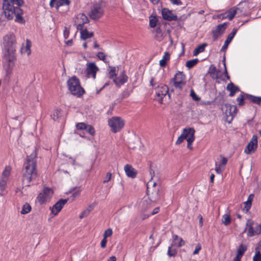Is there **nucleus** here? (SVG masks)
Returning a JSON list of instances; mask_svg holds the SVG:
<instances>
[{
  "instance_id": "nucleus-59",
  "label": "nucleus",
  "mask_w": 261,
  "mask_h": 261,
  "mask_svg": "<svg viewBox=\"0 0 261 261\" xmlns=\"http://www.w3.org/2000/svg\"><path fill=\"white\" fill-rule=\"evenodd\" d=\"M56 8L57 10H59V8L60 6H63L65 5V0H59L56 2Z\"/></svg>"
},
{
  "instance_id": "nucleus-46",
  "label": "nucleus",
  "mask_w": 261,
  "mask_h": 261,
  "mask_svg": "<svg viewBox=\"0 0 261 261\" xmlns=\"http://www.w3.org/2000/svg\"><path fill=\"white\" fill-rule=\"evenodd\" d=\"M222 222L226 226L229 225L231 223V218L229 215L225 214L223 216Z\"/></svg>"
},
{
  "instance_id": "nucleus-14",
  "label": "nucleus",
  "mask_w": 261,
  "mask_h": 261,
  "mask_svg": "<svg viewBox=\"0 0 261 261\" xmlns=\"http://www.w3.org/2000/svg\"><path fill=\"white\" fill-rule=\"evenodd\" d=\"M147 191L149 201L155 203L160 200L161 194L159 188L153 189L152 191L150 192L148 187H147Z\"/></svg>"
},
{
  "instance_id": "nucleus-57",
  "label": "nucleus",
  "mask_w": 261,
  "mask_h": 261,
  "mask_svg": "<svg viewBox=\"0 0 261 261\" xmlns=\"http://www.w3.org/2000/svg\"><path fill=\"white\" fill-rule=\"evenodd\" d=\"M67 164H71L73 166L77 165V164L76 163V159L72 158L71 156L68 158L67 161Z\"/></svg>"
},
{
  "instance_id": "nucleus-7",
  "label": "nucleus",
  "mask_w": 261,
  "mask_h": 261,
  "mask_svg": "<svg viewBox=\"0 0 261 261\" xmlns=\"http://www.w3.org/2000/svg\"><path fill=\"white\" fill-rule=\"evenodd\" d=\"M173 85L176 88L181 89L186 85V77L182 72L178 71L172 79Z\"/></svg>"
},
{
  "instance_id": "nucleus-36",
  "label": "nucleus",
  "mask_w": 261,
  "mask_h": 261,
  "mask_svg": "<svg viewBox=\"0 0 261 261\" xmlns=\"http://www.w3.org/2000/svg\"><path fill=\"white\" fill-rule=\"evenodd\" d=\"M219 72V70H217L215 66L213 65L210 66L208 73L213 78H217V75Z\"/></svg>"
},
{
  "instance_id": "nucleus-9",
  "label": "nucleus",
  "mask_w": 261,
  "mask_h": 261,
  "mask_svg": "<svg viewBox=\"0 0 261 261\" xmlns=\"http://www.w3.org/2000/svg\"><path fill=\"white\" fill-rule=\"evenodd\" d=\"M225 114L227 121L230 122L237 113L238 109L236 106L231 105L229 103L225 105Z\"/></svg>"
},
{
  "instance_id": "nucleus-27",
  "label": "nucleus",
  "mask_w": 261,
  "mask_h": 261,
  "mask_svg": "<svg viewBox=\"0 0 261 261\" xmlns=\"http://www.w3.org/2000/svg\"><path fill=\"white\" fill-rule=\"evenodd\" d=\"M153 206L150 201L144 200L143 201L141 210L142 212H149V210Z\"/></svg>"
},
{
  "instance_id": "nucleus-4",
  "label": "nucleus",
  "mask_w": 261,
  "mask_h": 261,
  "mask_svg": "<svg viewBox=\"0 0 261 261\" xmlns=\"http://www.w3.org/2000/svg\"><path fill=\"white\" fill-rule=\"evenodd\" d=\"M105 7V4L102 1L94 3L89 13L90 18L94 20H97L101 18L104 15Z\"/></svg>"
},
{
  "instance_id": "nucleus-39",
  "label": "nucleus",
  "mask_w": 261,
  "mask_h": 261,
  "mask_svg": "<svg viewBox=\"0 0 261 261\" xmlns=\"http://www.w3.org/2000/svg\"><path fill=\"white\" fill-rule=\"evenodd\" d=\"M194 134L195 132H192V134H191V135L187 138V140L188 142L187 148L191 150L193 148L192 146V144L195 140Z\"/></svg>"
},
{
  "instance_id": "nucleus-49",
  "label": "nucleus",
  "mask_w": 261,
  "mask_h": 261,
  "mask_svg": "<svg viewBox=\"0 0 261 261\" xmlns=\"http://www.w3.org/2000/svg\"><path fill=\"white\" fill-rule=\"evenodd\" d=\"M253 261H261V253L259 250H255V254L253 256Z\"/></svg>"
},
{
  "instance_id": "nucleus-35",
  "label": "nucleus",
  "mask_w": 261,
  "mask_h": 261,
  "mask_svg": "<svg viewBox=\"0 0 261 261\" xmlns=\"http://www.w3.org/2000/svg\"><path fill=\"white\" fill-rule=\"evenodd\" d=\"M247 246L244 244H242L240 245H239V247L237 249V255L242 257L243 256L244 254L245 253V252L247 251Z\"/></svg>"
},
{
  "instance_id": "nucleus-15",
  "label": "nucleus",
  "mask_w": 261,
  "mask_h": 261,
  "mask_svg": "<svg viewBox=\"0 0 261 261\" xmlns=\"http://www.w3.org/2000/svg\"><path fill=\"white\" fill-rule=\"evenodd\" d=\"M89 22L88 17L84 13H79L77 15L75 23L77 25V29H83L84 24Z\"/></svg>"
},
{
  "instance_id": "nucleus-47",
  "label": "nucleus",
  "mask_w": 261,
  "mask_h": 261,
  "mask_svg": "<svg viewBox=\"0 0 261 261\" xmlns=\"http://www.w3.org/2000/svg\"><path fill=\"white\" fill-rule=\"evenodd\" d=\"M157 18L155 16H151L149 18V25L151 28H154L157 22Z\"/></svg>"
},
{
  "instance_id": "nucleus-33",
  "label": "nucleus",
  "mask_w": 261,
  "mask_h": 261,
  "mask_svg": "<svg viewBox=\"0 0 261 261\" xmlns=\"http://www.w3.org/2000/svg\"><path fill=\"white\" fill-rule=\"evenodd\" d=\"M238 9H239L238 8L233 7L226 11L227 15H228V19L229 20H231L234 18L237 14V11Z\"/></svg>"
},
{
  "instance_id": "nucleus-3",
  "label": "nucleus",
  "mask_w": 261,
  "mask_h": 261,
  "mask_svg": "<svg viewBox=\"0 0 261 261\" xmlns=\"http://www.w3.org/2000/svg\"><path fill=\"white\" fill-rule=\"evenodd\" d=\"M16 50H4L3 53V61L4 63H7L6 67V76L10 78V74L12 73L13 68L14 66V61L16 58L15 55Z\"/></svg>"
},
{
  "instance_id": "nucleus-6",
  "label": "nucleus",
  "mask_w": 261,
  "mask_h": 261,
  "mask_svg": "<svg viewBox=\"0 0 261 261\" xmlns=\"http://www.w3.org/2000/svg\"><path fill=\"white\" fill-rule=\"evenodd\" d=\"M246 225L248 226L247 237H251L261 233V224L248 220Z\"/></svg>"
},
{
  "instance_id": "nucleus-29",
  "label": "nucleus",
  "mask_w": 261,
  "mask_h": 261,
  "mask_svg": "<svg viewBox=\"0 0 261 261\" xmlns=\"http://www.w3.org/2000/svg\"><path fill=\"white\" fill-rule=\"evenodd\" d=\"M78 30L81 31V38L84 40L91 38L93 36V33L89 32L85 27L83 28V29Z\"/></svg>"
},
{
  "instance_id": "nucleus-41",
  "label": "nucleus",
  "mask_w": 261,
  "mask_h": 261,
  "mask_svg": "<svg viewBox=\"0 0 261 261\" xmlns=\"http://www.w3.org/2000/svg\"><path fill=\"white\" fill-rule=\"evenodd\" d=\"M110 70L109 71L108 77L110 79H114L117 75L116 67L114 66H109Z\"/></svg>"
},
{
  "instance_id": "nucleus-61",
  "label": "nucleus",
  "mask_w": 261,
  "mask_h": 261,
  "mask_svg": "<svg viewBox=\"0 0 261 261\" xmlns=\"http://www.w3.org/2000/svg\"><path fill=\"white\" fill-rule=\"evenodd\" d=\"M90 214L89 211L87 210L86 209L83 211V212L81 214L79 217L80 219H83V218L86 217Z\"/></svg>"
},
{
  "instance_id": "nucleus-51",
  "label": "nucleus",
  "mask_w": 261,
  "mask_h": 261,
  "mask_svg": "<svg viewBox=\"0 0 261 261\" xmlns=\"http://www.w3.org/2000/svg\"><path fill=\"white\" fill-rule=\"evenodd\" d=\"M31 46H32L31 41L30 40L27 39L26 40V44H25V47L24 46V43H22L21 44V46L20 47V49H30V48L31 47Z\"/></svg>"
},
{
  "instance_id": "nucleus-25",
  "label": "nucleus",
  "mask_w": 261,
  "mask_h": 261,
  "mask_svg": "<svg viewBox=\"0 0 261 261\" xmlns=\"http://www.w3.org/2000/svg\"><path fill=\"white\" fill-rule=\"evenodd\" d=\"M37 175L35 174H33V175H25L22 174V182L23 184H25V186L30 187V182L31 181L35 179L37 177Z\"/></svg>"
},
{
  "instance_id": "nucleus-11",
  "label": "nucleus",
  "mask_w": 261,
  "mask_h": 261,
  "mask_svg": "<svg viewBox=\"0 0 261 261\" xmlns=\"http://www.w3.org/2000/svg\"><path fill=\"white\" fill-rule=\"evenodd\" d=\"M257 137L253 135L245 148L244 152L248 154L254 152L257 148Z\"/></svg>"
},
{
  "instance_id": "nucleus-63",
  "label": "nucleus",
  "mask_w": 261,
  "mask_h": 261,
  "mask_svg": "<svg viewBox=\"0 0 261 261\" xmlns=\"http://www.w3.org/2000/svg\"><path fill=\"white\" fill-rule=\"evenodd\" d=\"M201 249V245L200 244L198 243L196 246V247H195V250L193 252V254L194 255H195V254H198L199 251Z\"/></svg>"
},
{
  "instance_id": "nucleus-16",
  "label": "nucleus",
  "mask_w": 261,
  "mask_h": 261,
  "mask_svg": "<svg viewBox=\"0 0 261 261\" xmlns=\"http://www.w3.org/2000/svg\"><path fill=\"white\" fill-rule=\"evenodd\" d=\"M195 132V130L193 128H185L183 129V131L180 136L178 138L175 144L178 145L181 144L185 139L187 138L191 135L192 132Z\"/></svg>"
},
{
  "instance_id": "nucleus-52",
  "label": "nucleus",
  "mask_w": 261,
  "mask_h": 261,
  "mask_svg": "<svg viewBox=\"0 0 261 261\" xmlns=\"http://www.w3.org/2000/svg\"><path fill=\"white\" fill-rule=\"evenodd\" d=\"M150 216H151L150 213L148 212H142V210H141V213L140 214V218L141 220H144L147 218H148Z\"/></svg>"
},
{
  "instance_id": "nucleus-45",
  "label": "nucleus",
  "mask_w": 261,
  "mask_h": 261,
  "mask_svg": "<svg viewBox=\"0 0 261 261\" xmlns=\"http://www.w3.org/2000/svg\"><path fill=\"white\" fill-rule=\"evenodd\" d=\"M11 168L10 166H6L2 173V178L7 179L10 174Z\"/></svg>"
},
{
  "instance_id": "nucleus-5",
  "label": "nucleus",
  "mask_w": 261,
  "mask_h": 261,
  "mask_svg": "<svg viewBox=\"0 0 261 261\" xmlns=\"http://www.w3.org/2000/svg\"><path fill=\"white\" fill-rule=\"evenodd\" d=\"M108 125L113 133L120 132L124 126V121L120 117H113L108 120Z\"/></svg>"
},
{
  "instance_id": "nucleus-26",
  "label": "nucleus",
  "mask_w": 261,
  "mask_h": 261,
  "mask_svg": "<svg viewBox=\"0 0 261 261\" xmlns=\"http://www.w3.org/2000/svg\"><path fill=\"white\" fill-rule=\"evenodd\" d=\"M172 244H175V246L177 248H179L185 245V242L181 238L179 237L177 234H174L173 236Z\"/></svg>"
},
{
  "instance_id": "nucleus-17",
  "label": "nucleus",
  "mask_w": 261,
  "mask_h": 261,
  "mask_svg": "<svg viewBox=\"0 0 261 261\" xmlns=\"http://www.w3.org/2000/svg\"><path fill=\"white\" fill-rule=\"evenodd\" d=\"M127 80L128 76L125 74V71L123 70L120 73L118 77H115L113 79V82L117 87H120L121 85L126 83Z\"/></svg>"
},
{
  "instance_id": "nucleus-60",
  "label": "nucleus",
  "mask_w": 261,
  "mask_h": 261,
  "mask_svg": "<svg viewBox=\"0 0 261 261\" xmlns=\"http://www.w3.org/2000/svg\"><path fill=\"white\" fill-rule=\"evenodd\" d=\"M97 57L100 59V60H102L104 62H106V55L102 53V52H98V54H97Z\"/></svg>"
},
{
  "instance_id": "nucleus-28",
  "label": "nucleus",
  "mask_w": 261,
  "mask_h": 261,
  "mask_svg": "<svg viewBox=\"0 0 261 261\" xmlns=\"http://www.w3.org/2000/svg\"><path fill=\"white\" fill-rule=\"evenodd\" d=\"M175 244H171L168 247L167 254L170 257H174L177 253V247L175 246Z\"/></svg>"
},
{
  "instance_id": "nucleus-8",
  "label": "nucleus",
  "mask_w": 261,
  "mask_h": 261,
  "mask_svg": "<svg viewBox=\"0 0 261 261\" xmlns=\"http://www.w3.org/2000/svg\"><path fill=\"white\" fill-rule=\"evenodd\" d=\"M156 98L161 103H162L163 98L168 94L169 98H170V94L169 93V88L167 86L161 85L155 88Z\"/></svg>"
},
{
  "instance_id": "nucleus-48",
  "label": "nucleus",
  "mask_w": 261,
  "mask_h": 261,
  "mask_svg": "<svg viewBox=\"0 0 261 261\" xmlns=\"http://www.w3.org/2000/svg\"><path fill=\"white\" fill-rule=\"evenodd\" d=\"M87 132L89 133L92 136H94L95 134V129L94 128L90 125H87L86 126V129L85 130Z\"/></svg>"
},
{
  "instance_id": "nucleus-50",
  "label": "nucleus",
  "mask_w": 261,
  "mask_h": 261,
  "mask_svg": "<svg viewBox=\"0 0 261 261\" xmlns=\"http://www.w3.org/2000/svg\"><path fill=\"white\" fill-rule=\"evenodd\" d=\"M7 184V179L2 178L0 180V190L2 192L5 189Z\"/></svg>"
},
{
  "instance_id": "nucleus-32",
  "label": "nucleus",
  "mask_w": 261,
  "mask_h": 261,
  "mask_svg": "<svg viewBox=\"0 0 261 261\" xmlns=\"http://www.w3.org/2000/svg\"><path fill=\"white\" fill-rule=\"evenodd\" d=\"M246 96L247 100L252 103L257 105H260L261 103V97H257L248 94Z\"/></svg>"
},
{
  "instance_id": "nucleus-55",
  "label": "nucleus",
  "mask_w": 261,
  "mask_h": 261,
  "mask_svg": "<svg viewBox=\"0 0 261 261\" xmlns=\"http://www.w3.org/2000/svg\"><path fill=\"white\" fill-rule=\"evenodd\" d=\"M190 96L192 99L195 101L199 100L200 98L196 95L193 89H191L190 91Z\"/></svg>"
},
{
  "instance_id": "nucleus-53",
  "label": "nucleus",
  "mask_w": 261,
  "mask_h": 261,
  "mask_svg": "<svg viewBox=\"0 0 261 261\" xmlns=\"http://www.w3.org/2000/svg\"><path fill=\"white\" fill-rule=\"evenodd\" d=\"M87 125L84 122L79 123L76 125V127L77 130H85Z\"/></svg>"
},
{
  "instance_id": "nucleus-44",
  "label": "nucleus",
  "mask_w": 261,
  "mask_h": 261,
  "mask_svg": "<svg viewBox=\"0 0 261 261\" xmlns=\"http://www.w3.org/2000/svg\"><path fill=\"white\" fill-rule=\"evenodd\" d=\"M62 116L61 110L57 109L55 112L50 115L51 118L56 121Z\"/></svg>"
},
{
  "instance_id": "nucleus-37",
  "label": "nucleus",
  "mask_w": 261,
  "mask_h": 261,
  "mask_svg": "<svg viewBox=\"0 0 261 261\" xmlns=\"http://www.w3.org/2000/svg\"><path fill=\"white\" fill-rule=\"evenodd\" d=\"M11 5H13V6H14V8H19L21 9L20 7L22 6L24 4V2L23 0H11Z\"/></svg>"
},
{
  "instance_id": "nucleus-12",
  "label": "nucleus",
  "mask_w": 261,
  "mask_h": 261,
  "mask_svg": "<svg viewBox=\"0 0 261 261\" xmlns=\"http://www.w3.org/2000/svg\"><path fill=\"white\" fill-rule=\"evenodd\" d=\"M16 39L14 35L11 34L4 37L5 49H13L15 47Z\"/></svg>"
},
{
  "instance_id": "nucleus-23",
  "label": "nucleus",
  "mask_w": 261,
  "mask_h": 261,
  "mask_svg": "<svg viewBox=\"0 0 261 261\" xmlns=\"http://www.w3.org/2000/svg\"><path fill=\"white\" fill-rule=\"evenodd\" d=\"M237 28H233L232 31L228 35L224 44L222 47L221 49H227L229 44L231 42L234 36L238 31Z\"/></svg>"
},
{
  "instance_id": "nucleus-2",
  "label": "nucleus",
  "mask_w": 261,
  "mask_h": 261,
  "mask_svg": "<svg viewBox=\"0 0 261 261\" xmlns=\"http://www.w3.org/2000/svg\"><path fill=\"white\" fill-rule=\"evenodd\" d=\"M67 85L71 94L77 97H82L85 93L84 89L81 85L79 79L75 76L68 79Z\"/></svg>"
},
{
  "instance_id": "nucleus-62",
  "label": "nucleus",
  "mask_w": 261,
  "mask_h": 261,
  "mask_svg": "<svg viewBox=\"0 0 261 261\" xmlns=\"http://www.w3.org/2000/svg\"><path fill=\"white\" fill-rule=\"evenodd\" d=\"M215 165H216L215 170H216L217 173H218V174H221L222 172V171L224 169H223L222 167H221L220 166L218 165L217 163H216Z\"/></svg>"
},
{
  "instance_id": "nucleus-18",
  "label": "nucleus",
  "mask_w": 261,
  "mask_h": 261,
  "mask_svg": "<svg viewBox=\"0 0 261 261\" xmlns=\"http://www.w3.org/2000/svg\"><path fill=\"white\" fill-rule=\"evenodd\" d=\"M162 15L164 19L168 21L176 20L177 17L174 14L172 11L167 8H163L162 10Z\"/></svg>"
},
{
  "instance_id": "nucleus-54",
  "label": "nucleus",
  "mask_w": 261,
  "mask_h": 261,
  "mask_svg": "<svg viewBox=\"0 0 261 261\" xmlns=\"http://www.w3.org/2000/svg\"><path fill=\"white\" fill-rule=\"evenodd\" d=\"M113 231L111 228H108L106 229L103 233V237L105 238L111 237L112 235Z\"/></svg>"
},
{
  "instance_id": "nucleus-30",
  "label": "nucleus",
  "mask_w": 261,
  "mask_h": 261,
  "mask_svg": "<svg viewBox=\"0 0 261 261\" xmlns=\"http://www.w3.org/2000/svg\"><path fill=\"white\" fill-rule=\"evenodd\" d=\"M247 94L242 93L240 94L237 98L236 100L238 102V104L239 106H243L245 103V100H247Z\"/></svg>"
},
{
  "instance_id": "nucleus-42",
  "label": "nucleus",
  "mask_w": 261,
  "mask_h": 261,
  "mask_svg": "<svg viewBox=\"0 0 261 261\" xmlns=\"http://www.w3.org/2000/svg\"><path fill=\"white\" fill-rule=\"evenodd\" d=\"M198 61L199 60L198 59L190 60L187 61L186 65L189 69H191L198 62Z\"/></svg>"
},
{
  "instance_id": "nucleus-64",
  "label": "nucleus",
  "mask_w": 261,
  "mask_h": 261,
  "mask_svg": "<svg viewBox=\"0 0 261 261\" xmlns=\"http://www.w3.org/2000/svg\"><path fill=\"white\" fill-rule=\"evenodd\" d=\"M228 15H227V13L225 12L224 13H221V14H218L217 16V17L219 19H226V18H228Z\"/></svg>"
},
{
  "instance_id": "nucleus-38",
  "label": "nucleus",
  "mask_w": 261,
  "mask_h": 261,
  "mask_svg": "<svg viewBox=\"0 0 261 261\" xmlns=\"http://www.w3.org/2000/svg\"><path fill=\"white\" fill-rule=\"evenodd\" d=\"M37 199L40 204L45 203L48 198L43 193H40L38 194Z\"/></svg>"
},
{
  "instance_id": "nucleus-43",
  "label": "nucleus",
  "mask_w": 261,
  "mask_h": 261,
  "mask_svg": "<svg viewBox=\"0 0 261 261\" xmlns=\"http://www.w3.org/2000/svg\"><path fill=\"white\" fill-rule=\"evenodd\" d=\"M43 193L46 196V197L48 198V199H49L53 195V191L51 189L48 188V187H45L43 189Z\"/></svg>"
},
{
  "instance_id": "nucleus-56",
  "label": "nucleus",
  "mask_w": 261,
  "mask_h": 261,
  "mask_svg": "<svg viewBox=\"0 0 261 261\" xmlns=\"http://www.w3.org/2000/svg\"><path fill=\"white\" fill-rule=\"evenodd\" d=\"M243 203L245 205L244 207L243 208V211H245L246 213H247L250 209L252 203L250 202L249 203L247 201L244 202Z\"/></svg>"
},
{
  "instance_id": "nucleus-58",
  "label": "nucleus",
  "mask_w": 261,
  "mask_h": 261,
  "mask_svg": "<svg viewBox=\"0 0 261 261\" xmlns=\"http://www.w3.org/2000/svg\"><path fill=\"white\" fill-rule=\"evenodd\" d=\"M227 162H228V160H227V158H226L225 157H223L222 159L221 160L220 163L219 164V165L221 167H222L223 169H224L225 166L226 165Z\"/></svg>"
},
{
  "instance_id": "nucleus-19",
  "label": "nucleus",
  "mask_w": 261,
  "mask_h": 261,
  "mask_svg": "<svg viewBox=\"0 0 261 261\" xmlns=\"http://www.w3.org/2000/svg\"><path fill=\"white\" fill-rule=\"evenodd\" d=\"M36 165V164H34V163H32V164L24 163L23 165L24 172L22 174L33 175V174H35L37 175Z\"/></svg>"
},
{
  "instance_id": "nucleus-31",
  "label": "nucleus",
  "mask_w": 261,
  "mask_h": 261,
  "mask_svg": "<svg viewBox=\"0 0 261 261\" xmlns=\"http://www.w3.org/2000/svg\"><path fill=\"white\" fill-rule=\"evenodd\" d=\"M37 156V153L36 150H34V151L29 155L27 156V163L25 164H32V163H34V164H36V158Z\"/></svg>"
},
{
  "instance_id": "nucleus-1",
  "label": "nucleus",
  "mask_w": 261,
  "mask_h": 261,
  "mask_svg": "<svg viewBox=\"0 0 261 261\" xmlns=\"http://www.w3.org/2000/svg\"><path fill=\"white\" fill-rule=\"evenodd\" d=\"M11 0H3L2 13L5 14L6 17L8 20L13 19L14 15H15V21L16 22L24 24L25 20L22 17L23 10L18 8L15 9L14 6L13 5H11Z\"/></svg>"
},
{
  "instance_id": "nucleus-24",
  "label": "nucleus",
  "mask_w": 261,
  "mask_h": 261,
  "mask_svg": "<svg viewBox=\"0 0 261 261\" xmlns=\"http://www.w3.org/2000/svg\"><path fill=\"white\" fill-rule=\"evenodd\" d=\"M226 89L230 91L229 96L230 97L233 96L237 92L240 91V88L238 86L234 85L232 82H230L227 85Z\"/></svg>"
},
{
  "instance_id": "nucleus-21",
  "label": "nucleus",
  "mask_w": 261,
  "mask_h": 261,
  "mask_svg": "<svg viewBox=\"0 0 261 261\" xmlns=\"http://www.w3.org/2000/svg\"><path fill=\"white\" fill-rule=\"evenodd\" d=\"M65 204V199H60L57 202H56L51 208V213L57 215L63 208Z\"/></svg>"
},
{
  "instance_id": "nucleus-20",
  "label": "nucleus",
  "mask_w": 261,
  "mask_h": 261,
  "mask_svg": "<svg viewBox=\"0 0 261 261\" xmlns=\"http://www.w3.org/2000/svg\"><path fill=\"white\" fill-rule=\"evenodd\" d=\"M98 70V68L94 63H90L87 65L86 68V73L88 76H91L94 79L96 77V74Z\"/></svg>"
},
{
  "instance_id": "nucleus-13",
  "label": "nucleus",
  "mask_w": 261,
  "mask_h": 261,
  "mask_svg": "<svg viewBox=\"0 0 261 261\" xmlns=\"http://www.w3.org/2000/svg\"><path fill=\"white\" fill-rule=\"evenodd\" d=\"M81 191L80 187H74L66 192V196H67L66 197V203L74 201L76 197L80 196Z\"/></svg>"
},
{
  "instance_id": "nucleus-34",
  "label": "nucleus",
  "mask_w": 261,
  "mask_h": 261,
  "mask_svg": "<svg viewBox=\"0 0 261 261\" xmlns=\"http://www.w3.org/2000/svg\"><path fill=\"white\" fill-rule=\"evenodd\" d=\"M170 55L168 51L164 53L163 59L160 61V65L161 67H165L167 65V62L169 60Z\"/></svg>"
},
{
  "instance_id": "nucleus-10",
  "label": "nucleus",
  "mask_w": 261,
  "mask_h": 261,
  "mask_svg": "<svg viewBox=\"0 0 261 261\" xmlns=\"http://www.w3.org/2000/svg\"><path fill=\"white\" fill-rule=\"evenodd\" d=\"M227 22L219 24L214 28L212 31L213 40L215 41L224 33L226 29Z\"/></svg>"
},
{
  "instance_id": "nucleus-40",
  "label": "nucleus",
  "mask_w": 261,
  "mask_h": 261,
  "mask_svg": "<svg viewBox=\"0 0 261 261\" xmlns=\"http://www.w3.org/2000/svg\"><path fill=\"white\" fill-rule=\"evenodd\" d=\"M32 210L31 206L28 203L26 202L22 207V210L21 211V214H27L31 212Z\"/></svg>"
},
{
  "instance_id": "nucleus-22",
  "label": "nucleus",
  "mask_w": 261,
  "mask_h": 261,
  "mask_svg": "<svg viewBox=\"0 0 261 261\" xmlns=\"http://www.w3.org/2000/svg\"><path fill=\"white\" fill-rule=\"evenodd\" d=\"M124 169L128 177L133 178L136 177L137 172L131 165L126 164L124 166Z\"/></svg>"
}]
</instances>
